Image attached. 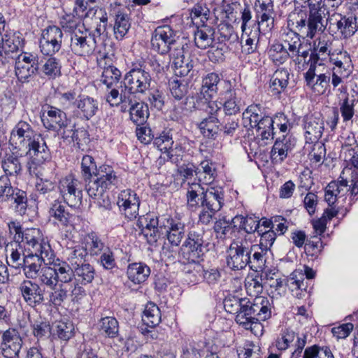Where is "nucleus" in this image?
Masks as SVG:
<instances>
[{"label": "nucleus", "mask_w": 358, "mask_h": 358, "mask_svg": "<svg viewBox=\"0 0 358 358\" xmlns=\"http://www.w3.org/2000/svg\"><path fill=\"white\" fill-rule=\"evenodd\" d=\"M81 174L85 190L92 198L101 196L117 182L116 174L111 166L102 165L97 169L94 159L87 155L82 159Z\"/></svg>", "instance_id": "f257e3e1"}, {"label": "nucleus", "mask_w": 358, "mask_h": 358, "mask_svg": "<svg viewBox=\"0 0 358 358\" xmlns=\"http://www.w3.org/2000/svg\"><path fill=\"white\" fill-rule=\"evenodd\" d=\"M308 18H301L296 22L297 31L303 37L313 38L317 33H323L327 29L329 13L324 0H308Z\"/></svg>", "instance_id": "f03ea898"}, {"label": "nucleus", "mask_w": 358, "mask_h": 358, "mask_svg": "<svg viewBox=\"0 0 358 358\" xmlns=\"http://www.w3.org/2000/svg\"><path fill=\"white\" fill-rule=\"evenodd\" d=\"M224 204V192L221 187H210L202 190L201 194V210L199 215V220L203 224H208L215 214L220 210Z\"/></svg>", "instance_id": "7ed1b4c3"}, {"label": "nucleus", "mask_w": 358, "mask_h": 358, "mask_svg": "<svg viewBox=\"0 0 358 358\" xmlns=\"http://www.w3.org/2000/svg\"><path fill=\"white\" fill-rule=\"evenodd\" d=\"M19 245L24 248L27 256L50 255L52 252L49 243L45 240L42 231L37 228H27L21 234Z\"/></svg>", "instance_id": "20e7f679"}, {"label": "nucleus", "mask_w": 358, "mask_h": 358, "mask_svg": "<svg viewBox=\"0 0 358 358\" xmlns=\"http://www.w3.org/2000/svg\"><path fill=\"white\" fill-rule=\"evenodd\" d=\"M255 247L246 240H234L227 250V266L234 271L245 268L250 264V255Z\"/></svg>", "instance_id": "39448f33"}, {"label": "nucleus", "mask_w": 358, "mask_h": 358, "mask_svg": "<svg viewBox=\"0 0 358 358\" xmlns=\"http://www.w3.org/2000/svg\"><path fill=\"white\" fill-rule=\"evenodd\" d=\"M82 28L71 34L70 48L76 55L89 56L96 50V36L90 29L85 28L84 23Z\"/></svg>", "instance_id": "423d86ee"}, {"label": "nucleus", "mask_w": 358, "mask_h": 358, "mask_svg": "<svg viewBox=\"0 0 358 358\" xmlns=\"http://www.w3.org/2000/svg\"><path fill=\"white\" fill-rule=\"evenodd\" d=\"M152 78L150 73L140 66L133 67L124 77V87L131 96L145 94L150 87Z\"/></svg>", "instance_id": "0eeeda50"}, {"label": "nucleus", "mask_w": 358, "mask_h": 358, "mask_svg": "<svg viewBox=\"0 0 358 358\" xmlns=\"http://www.w3.org/2000/svg\"><path fill=\"white\" fill-rule=\"evenodd\" d=\"M220 86L219 99L224 113L230 116L238 113L241 110V101L237 96L238 90L236 82L224 80L221 83Z\"/></svg>", "instance_id": "6e6552de"}, {"label": "nucleus", "mask_w": 358, "mask_h": 358, "mask_svg": "<svg viewBox=\"0 0 358 358\" xmlns=\"http://www.w3.org/2000/svg\"><path fill=\"white\" fill-rule=\"evenodd\" d=\"M40 136L29 122L20 120L13 128L9 143L13 150H23Z\"/></svg>", "instance_id": "1a4fd4ad"}, {"label": "nucleus", "mask_w": 358, "mask_h": 358, "mask_svg": "<svg viewBox=\"0 0 358 358\" xmlns=\"http://www.w3.org/2000/svg\"><path fill=\"white\" fill-rule=\"evenodd\" d=\"M341 180L332 181L327 185L329 191H333L337 197L344 196L350 191L352 195L358 194V171L345 168L340 176Z\"/></svg>", "instance_id": "9d476101"}, {"label": "nucleus", "mask_w": 358, "mask_h": 358, "mask_svg": "<svg viewBox=\"0 0 358 358\" xmlns=\"http://www.w3.org/2000/svg\"><path fill=\"white\" fill-rule=\"evenodd\" d=\"M37 57L28 52H22L15 60V72L21 83H29L38 71Z\"/></svg>", "instance_id": "9b49d317"}, {"label": "nucleus", "mask_w": 358, "mask_h": 358, "mask_svg": "<svg viewBox=\"0 0 358 358\" xmlns=\"http://www.w3.org/2000/svg\"><path fill=\"white\" fill-rule=\"evenodd\" d=\"M1 349L6 358H21L20 353L23 341L18 330L10 327L1 332Z\"/></svg>", "instance_id": "f8f14e48"}, {"label": "nucleus", "mask_w": 358, "mask_h": 358, "mask_svg": "<svg viewBox=\"0 0 358 358\" xmlns=\"http://www.w3.org/2000/svg\"><path fill=\"white\" fill-rule=\"evenodd\" d=\"M59 189L64 201L71 207L80 206L82 203L83 192L80 182L72 176L62 179Z\"/></svg>", "instance_id": "ddd939ff"}, {"label": "nucleus", "mask_w": 358, "mask_h": 358, "mask_svg": "<svg viewBox=\"0 0 358 358\" xmlns=\"http://www.w3.org/2000/svg\"><path fill=\"white\" fill-rule=\"evenodd\" d=\"M41 118L43 125L46 129L57 132V134L62 129H66L70 122L67 118L66 113L49 105L43 109Z\"/></svg>", "instance_id": "4468645a"}, {"label": "nucleus", "mask_w": 358, "mask_h": 358, "mask_svg": "<svg viewBox=\"0 0 358 358\" xmlns=\"http://www.w3.org/2000/svg\"><path fill=\"white\" fill-rule=\"evenodd\" d=\"M63 33L57 26H49L45 29L40 38V48L43 55H52L62 48Z\"/></svg>", "instance_id": "2eb2a0df"}, {"label": "nucleus", "mask_w": 358, "mask_h": 358, "mask_svg": "<svg viewBox=\"0 0 358 358\" xmlns=\"http://www.w3.org/2000/svg\"><path fill=\"white\" fill-rule=\"evenodd\" d=\"M175 43L176 34L169 26L158 27L152 33V48L161 55L168 53Z\"/></svg>", "instance_id": "dca6fc26"}, {"label": "nucleus", "mask_w": 358, "mask_h": 358, "mask_svg": "<svg viewBox=\"0 0 358 358\" xmlns=\"http://www.w3.org/2000/svg\"><path fill=\"white\" fill-rule=\"evenodd\" d=\"M18 290L24 300L30 306L35 307L43 303L45 301V287H42L38 282L31 279L22 280Z\"/></svg>", "instance_id": "f3484780"}, {"label": "nucleus", "mask_w": 358, "mask_h": 358, "mask_svg": "<svg viewBox=\"0 0 358 358\" xmlns=\"http://www.w3.org/2000/svg\"><path fill=\"white\" fill-rule=\"evenodd\" d=\"M117 204L120 213L127 219L131 220L138 216L140 199L134 191L130 189L121 191L117 197Z\"/></svg>", "instance_id": "a211bd4d"}, {"label": "nucleus", "mask_w": 358, "mask_h": 358, "mask_svg": "<svg viewBox=\"0 0 358 358\" xmlns=\"http://www.w3.org/2000/svg\"><path fill=\"white\" fill-rule=\"evenodd\" d=\"M27 155L29 157V169H36L50 159V152L44 138L40 136L36 138L27 147Z\"/></svg>", "instance_id": "6ab92c4d"}, {"label": "nucleus", "mask_w": 358, "mask_h": 358, "mask_svg": "<svg viewBox=\"0 0 358 358\" xmlns=\"http://www.w3.org/2000/svg\"><path fill=\"white\" fill-rule=\"evenodd\" d=\"M169 87L171 95L177 101H181V106L175 104L173 108V120H179L182 115H186L190 110V106L187 108L189 97L186 96L187 93V85L181 80H173L169 82Z\"/></svg>", "instance_id": "aec40b11"}, {"label": "nucleus", "mask_w": 358, "mask_h": 358, "mask_svg": "<svg viewBox=\"0 0 358 358\" xmlns=\"http://www.w3.org/2000/svg\"><path fill=\"white\" fill-rule=\"evenodd\" d=\"M162 226L166 230V236L172 246H178L185 236V225L177 217L162 216Z\"/></svg>", "instance_id": "412c9836"}, {"label": "nucleus", "mask_w": 358, "mask_h": 358, "mask_svg": "<svg viewBox=\"0 0 358 358\" xmlns=\"http://www.w3.org/2000/svg\"><path fill=\"white\" fill-rule=\"evenodd\" d=\"M316 66L315 63H311L309 69L305 73L304 78L306 85L314 92L318 94H323L330 89L331 73L329 72L315 73Z\"/></svg>", "instance_id": "4be33fe9"}, {"label": "nucleus", "mask_w": 358, "mask_h": 358, "mask_svg": "<svg viewBox=\"0 0 358 358\" xmlns=\"http://www.w3.org/2000/svg\"><path fill=\"white\" fill-rule=\"evenodd\" d=\"M339 19L336 18L333 22V18L329 20V29L334 34H338L343 38H348L353 36L358 29L357 17L353 15L337 16Z\"/></svg>", "instance_id": "5701e85b"}, {"label": "nucleus", "mask_w": 358, "mask_h": 358, "mask_svg": "<svg viewBox=\"0 0 358 358\" xmlns=\"http://www.w3.org/2000/svg\"><path fill=\"white\" fill-rule=\"evenodd\" d=\"M303 129L307 143L317 142L322 137L324 129V120L321 115H306L303 119Z\"/></svg>", "instance_id": "b1692460"}, {"label": "nucleus", "mask_w": 358, "mask_h": 358, "mask_svg": "<svg viewBox=\"0 0 358 358\" xmlns=\"http://www.w3.org/2000/svg\"><path fill=\"white\" fill-rule=\"evenodd\" d=\"M235 320L243 328L250 329L252 331L255 328L261 327V324L257 322L256 317L253 313L250 300L247 298H243Z\"/></svg>", "instance_id": "393cba45"}, {"label": "nucleus", "mask_w": 358, "mask_h": 358, "mask_svg": "<svg viewBox=\"0 0 358 358\" xmlns=\"http://www.w3.org/2000/svg\"><path fill=\"white\" fill-rule=\"evenodd\" d=\"M153 143L163 153L164 159L170 160L172 163L178 162V157L173 149L174 142L171 130L163 131L159 136L154 138Z\"/></svg>", "instance_id": "a878e982"}, {"label": "nucleus", "mask_w": 358, "mask_h": 358, "mask_svg": "<svg viewBox=\"0 0 358 358\" xmlns=\"http://www.w3.org/2000/svg\"><path fill=\"white\" fill-rule=\"evenodd\" d=\"M75 106L78 115L85 120H91L99 109L98 100L87 95H79L75 101Z\"/></svg>", "instance_id": "bb28decb"}, {"label": "nucleus", "mask_w": 358, "mask_h": 358, "mask_svg": "<svg viewBox=\"0 0 358 358\" xmlns=\"http://www.w3.org/2000/svg\"><path fill=\"white\" fill-rule=\"evenodd\" d=\"M295 146L290 138L284 136L282 139H277L271 151V157L273 163H282Z\"/></svg>", "instance_id": "cd10ccee"}, {"label": "nucleus", "mask_w": 358, "mask_h": 358, "mask_svg": "<svg viewBox=\"0 0 358 358\" xmlns=\"http://www.w3.org/2000/svg\"><path fill=\"white\" fill-rule=\"evenodd\" d=\"M48 213L54 223L58 226L67 227L71 222L72 215L66 210V206L59 199H55L50 203Z\"/></svg>", "instance_id": "c85d7f7f"}, {"label": "nucleus", "mask_w": 358, "mask_h": 358, "mask_svg": "<svg viewBox=\"0 0 358 358\" xmlns=\"http://www.w3.org/2000/svg\"><path fill=\"white\" fill-rule=\"evenodd\" d=\"M173 66L176 76H186L193 69L195 62L189 57H186L182 49L176 50V52L173 54Z\"/></svg>", "instance_id": "c756f323"}, {"label": "nucleus", "mask_w": 358, "mask_h": 358, "mask_svg": "<svg viewBox=\"0 0 358 358\" xmlns=\"http://www.w3.org/2000/svg\"><path fill=\"white\" fill-rule=\"evenodd\" d=\"M223 80L217 73H208L203 78L201 94L206 100L213 98L218 94L219 88L221 89L220 84Z\"/></svg>", "instance_id": "7c9ffc66"}, {"label": "nucleus", "mask_w": 358, "mask_h": 358, "mask_svg": "<svg viewBox=\"0 0 358 358\" xmlns=\"http://www.w3.org/2000/svg\"><path fill=\"white\" fill-rule=\"evenodd\" d=\"M150 275V268L143 262L129 264L127 268L128 278L134 284L144 282Z\"/></svg>", "instance_id": "2f4dec72"}, {"label": "nucleus", "mask_w": 358, "mask_h": 358, "mask_svg": "<svg viewBox=\"0 0 358 358\" xmlns=\"http://www.w3.org/2000/svg\"><path fill=\"white\" fill-rule=\"evenodd\" d=\"M253 313L258 322L259 320L265 321L271 315V303L268 299L264 296H256L250 301Z\"/></svg>", "instance_id": "473e14b6"}, {"label": "nucleus", "mask_w": 358, "mask_h": 358, "mask_svg": "<svg viewBox=\"0 0 358 358\" xmlns=\"http://www.w3.org/2000/svg\"><path fill=\"white\" fill-rule=\"evenodd\" d=\"M52 266L59 284L69 283L75 278L74 268L67 262L57 259Z\"/></svg>", "instance_id": "72a5a7b5"}, {"label": "nucleus", "mask_w": 358, "mask_h": 358, "mask_svg": "<svg viewBox=\"0 0 358 358\" xmlns=\"http://www.w3.org/2000/svg\"><path fill=\"white\" fill-rule=\"evenodd\" d=\"M1 201H6L16 212L24 215L27 208V197L26 192L15 188L10 196H6Z\"/></svg>", "instance_id": "f704fd0d"}, {"label": "nucleus", "mask_w": 358, "mask_h": 358, "mask_svg": "<svg viewBox=\"0 0 358 358\" xmlns=\"http://www.w3.org/2000/svg\"><path fill=\"white\" fill-rule=\"evenodd\" d=\"M129 115L131 120L136 124H143L149 116L148 106L143 101H136L134 96H131Z\"/></svg>", "instance_id": "c9c22d12"}, {"label": "nucleus", "mask_w": 358, "mask_h": 358, "mask_svg": "<svg viewBox=\"0 0 358 358\" xmlns=\"http://www.w3.org/2000/svg\"><path fill=\"white\" fill-rule=\"evenodd\" d=\"M233 224H237V229L243 230L247 234H252L258 232L259 229V217L254 215H247L245 217L238 215H236L232 220Z\"/></svg>", "instance_id": "e433bc0d"}, {"label": "nucleus", "mask_w": 358, "mask_h": 358, "mask_svg": "<svg viewBox=\"0 0 358 358\" xmlns=\"http://www.w3.org/2000/svg\"><path fill=\"white\" fill-rule=\"evenodd\" d=\"M49 255L27 256L23 268L25 276L27 279H34L38 277V274L42 268L41 266L45 262V258Z\"/></svg>", "instance_id": "4c0bfd02"}, {"label": "nucleus", "mask_w": 358, "mask_h": 358, "mask_svg": "<svg viewBox=\"0 0 358 358\" xmlns=\"http://www.w3.org/2000/svg\"><path fill=\"white\" fill-rule=\"evenodd\" d=\"M206 251V246L183 243L181 247L182 258L189 263H198L202 259Z\"/></svg>", "instance_id": "58836bf2"}, {"label": "nucleus", "mask_w": 358, "mask_h": 358, "mask_svg": "<svg viewBox=\"0 0 358 358\" xmlns=\"http://www.w3.org/2000/svg\"><path fill=\"white\" fill-rule=\"evenodd\" d=\"M264 109L259 104H252L249 106L243 113V124L248 129H254L258 124Z\"/></svg>", "instance_id": "ea45409f"}, {"label": "nucleus", "mask_w": 358, "mask_h": 358, "mask_svg": "<svg viewBox=\"0 0 358 358\" xmlns=\"http://www.w3.org/2000/svg\"><path fill=\"white\" fill-rule=\"evenodd\" d=\"M75 334V328L71 321H59L52 327V335L54 338L68 341Z\"/></svg>", "instance_id": "a19ab883"}, {"label": "nucleus", "mask_w": 358, "mask_h": 358, "mask_svg": "<svg viewBox=\"0 0 358 358\" xmlns=\"http://www.w3.org/2000/svg\"><path fill=\"white\" fill-rule=\"evenodd\" d=\"M215 29L203 25L194 33L195 45L200 49H206L214 42Z\"/></svg>", "instance_id": "79ce46f5"}, {"label": "nucleus", "mask_w": 358, "mask_h": 358, "mask_svg": "<svg viewBox=\"0 0 358 358\" xmlns=\"http://www.w3.org/2000/svg\"><path fill=\"white\" fill-rule=\"evenodd\" d=\"M259 27H255V30H245V31H243L241 42L242 52L250 55L256 50L259 41Z\"/></svg>", "instance_id": "37998d69"}, {"label": "nucleus", "mask_w": 358, "mask_h": 358, "mask_svg": "<svg viewBox=\"0 0 358 358\" xmlns=\"http://www.w3.org/2000/svg\"><path fill=\"white\" fill-rule=\"evenodd\" d=\"M331 41L327 35H322L318 38L317 43H314L315 54L310 55V59H314L315 64L318 60H324L327 58L331 52Z\"/></svg>", "instance_id": "c03bdc74"}, {"label": "nucleus", "mask_w": 358, "mask_h": 358, "mask_svg": "<svg viewBox=\"0 0 358 358\" xmlns=\"http://www.w3.org/2000/svg\"><path fill=\"white\" fill-rule=\"evenodd\" d=\"M1 166L8 177L17 176L22 172V168L20 157L14 153L7 154L1 161Z\"/></svg>", "instance_id": "a18cd8bd"}, {"label": "nucleus", "mask_w": 358, "mask_h": 358, "mask_svg": "<svg viewBox=\"0 0 358 358\" xmlns=\"http://www.w3.org/2000/svg\"><path fill=\"white\" fill-rule=\"evenodd\" d=\"M46 299L48 303L54 306H59L68 297V289L64 284H56L47 291Z\"/></svg>", "instance_id": "49530a36"}, {"label": "nucleus", "mask_w": 358, "mask_h": 358, "mask_svg": "<svg viewBox=\"0 0 358 358\" xmlns=\"http://www.w3.org/2000/svg\"><path fill=\"white\" fill-rule=\"evenodd\" d=\"M84 249L91 256H97L108 248L101 238L94 233H89L85 239Z\"/></svg>", "instance_id": "de8ad7c7"}, {"label": "nucleus", "mask_w": 358, "mask_h": 358, "mask_svg": "<svg viewBox=\"0 0 358 358\" xmlns=\"http://www.w3.org/2000/svg\"><path fill=\"white\" fill-rule=\"evenodd\" d=\"M66 260L74 269L86 263L87 252L83 246L77 245L66 250Z\"/></svg>", "instance_id": "09e8293b"}, {"label": "nucleus", "mask_w": 358, "mask_h": 358, "mask_svg": "<svg viewBox=\"0 0 358 358\" xmlns=\"http://www.w3.org/2000/svg\"><path fill=\"white\" fill-rule=\"evenodd\" d=\"M289 73L285 69H280L275 71L271 80V90L273 94H278L287 87Z\"/></svg>", "instance_id": "8fccbe9b"}, {"label": "nucleus", "mask_w": 358, "mask_h": 358, "mask_svg": "<svg viewBox=\"0 0 358 358\" xmlns=\"http://www.w3.org/2000/svg\"><path fill=\"white\" fill-rule=\"evenodd\" d=\"M142 320L148 327L157 326L161 322V312L158 306L154 303H148L143 311Z\"/></svg>", "instance_id": "3c124183"}, {"label": "nucleus", "mask_w": 358, "mask_h": 358, "mask_svg": "<svg viewBox=\"0 0 358 358\" xmlns=\"http://www.w3.org/2000/svg\"><path fill=\"white\" fill-rule=\"evenodd\" d=\"M121 76V71L117 67L109 65L103 67L100 81L110 89L117 86Z\"/></svg>", "instance_id": "603ef678"}, {"label": "nucleus", "mask_w": 358, "mask_h": 358, "mask_svg": "<svg viewBox=\"0 0 358 358\" xmlns=\"http://www.w3.org/2000/svg\"><path fill=\"white\" fill-rule=\"evenodd\" d=\"M254 129H256L257 135L261 136L262 140H268L273 138V120L269 115L265 113L262 115V118L258 121V124Z\"/></svg>", "instance_id": "864d4df0"}, {"label": "nucleus", "mask_w": 358, "mask_h": 358, "mask_svg": "<svg viewBox=\"0 0 358 358\" xmlns=\"http://www.w3.org/2000/svg\"><path fill=\"white\" fill-rule=\"evenodd\" d=\"M268 55L272 61L276 64L280 65L284 64L289 57H294V55L285 48V45L282 43H273L269 50Z\"/></svg>", "instance_id": "5fc2aeb1"}, {"label": "nucleus", "mask_w": 358, "mask_h": 358, "mask_svg": "<svg viewBox=\"0 0 358 358\" xmlns=\"http://www.w3.org/2000/svg\"><path fill=\"white\" fill-rule=\"evenodd\" d=\"M74 272V278L81 285H84L91 283L96 275L94 266L87 262L76 268Z\"/></svg>", "instance_id": "6e6d98bb"}, {"label": "nucleus", "mask_w": 358, "mask_h": 358, "mask_svg": "<svg viewBox=\"0 0 358 358\" xmlns=\"http://www.w3.org/2000/svg\"><path fill=\"white\" fill-rule=\"evenodd\" d=\"M218 123L219 121L217 117L209 116L200 122L199 127L205 137L215 139L220 131Z\"/></svg>", "instance_id": "4d7b16f0"}, {"label": "nucleus", "mask_w": 358, "mask_h": 358, "mask_svg": "<svg viewBox=\"0 0 358 358\" xmlns=\"http://www.w3.org/2000/svg\"><path fill=\"white\" fill-rule=\"evenodd\" d=\"M7 247H10V258L7 259L8 265L15 268L22 267L27 259V255H24V248L18 243H11Z\"/></svg>", "instance_id": "13d9d810"}, {"label": "nucleus", "mask_w": 358, "mask_h": 358, "mask_svg": "<svg viewBox=\"0 0 358 358\" xmlns=\"http://www.w3.org/2000/svg\"><path fill=\"white\" fill-rule=\"evenodd\" d=\"M131 24L129 18L127 14L118 13L115 15V23L113 26L114 35L116 39L122 40L127 34Z\"/></svg>", "instance_id": "bf43d9fd"}, {"label": "nucleus", "mask_w": 358, "mask_h": 358, "mask_svg": "<svg viewBox=\"0 0 358 358\" xmlns=\"http://www.w3.org/2000/svg\"><path fill=\"white\" fill-rule=\"evenodd\" d=\"M213 229L217 238L226 239L232 237L237 229V224H233L231 221L230 222L225 220H219L215 222Z\"/></svg>", "instance_id": "052dcab7"}, {"label": "nucleus", "mask_w": 358, "mask_h": 358, "mask_svg": "<svg viewBox=\"0 0 358 358\" xmlns=\"http://www.w3.org/2000/svg\"><path fill=\"white\" fill-rule=\"evenodd\" d=\"M282 45H285L291 54L295 55L296 52H299V48L301 46V42L300 40L299 34L289 30L283 32L282 34Z\"/></svg>", "instance_id": "680f3d73"}, {"label": "nucleus", "mask_w": 358, "mask_h": 358, "mask_svg": "<svg viewBox=\"0 0 358 358\" xmlns=\"http://www.w3.org/2000/svg\"><path fill=\"white\" fill-rule=\"evenodd\" d=\"M100 331L101 334L109 338H115L119 332L117 320L113 317H106L100 320Z\"/></svg>", "instance_id": "e2e57ef3"}, {"label": "nucleus", "mask_w": 358, "mask_h": 358, "mask_svg": "<svg viewBox=\"0 0 358 358\" xmlns=\"http://www.w3.org/2000/svg\"><path fill=\"white\" fill-rule=\"evenodd\" d=\"M38 284L43 287L45 286L48 289L55 286L57 284V280L55 276V272L52 266L42 267L38 274Z\"/></svg>", "instance_id": "0e129e2a"}, {"label": "nucleus", "mask_w": 358, "mask_h": 358, "mask_svg": "<svg viewBox=\"0 0 358 358\" xmlns=\"http://www.w3.org/2000/svg\"><path fill=\"white\" fill-rule=\"evenodd\" d=\"M106 101L111 106H117L120 103H131V95L125 87L121 90V93L113 88L106 96Z\"/></svg>", "instance_id": "69168bd1"}, {"label": "nucleus", "mask_w": 358, "mask_h": 358, "mask_svg": "<svg viewBox=\"0 0 358 358\" xmlns=\"http://www.w3.org/2000/svg\"><path fill=\"white\" fill-rule=\"evenodd\" d=\"M81 20L80 17L73 13L63 15L60 19L59 24L65 31L71 34L79 28L83 29L82 24H80Z\"/></svg>", "instance_id": "338daca9"}, {"label": "nucleus", "mask_w": 358, "mask_h": 358, "mask_svg": "<svg viewBox=\"0 0 358 358\" xmlns=\"http://www.w3.org/2000/svg\"><path fill=\"white\" fill-rule=\"evenodd\" d=\"M62 65L55 57H50L42 67L44 74L50 79H55L61 75Z\"/></svg>", "instance_id": "774afa93"}]
</instances>
